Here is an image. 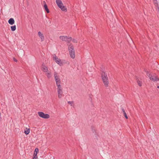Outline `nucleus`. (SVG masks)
Here are the masks:
<instances>
[{
	"label": "nucleus",
	"mask_w": 159,
	"mask_h": 159,
	"mask_svg": "<svg viewBox=\"0 0 159 159\" xmlns=\"http://www.w3.org/2000/svg\"><path fill=\"white\" fill-rule=\"evenodd\" d=\"M27 130H25L24 133L26 134H28L30 132V129H27L26 128Z\"/></svg>",
	"instance_id": "nucleus-17"
},
{
	"label": "nucleus",
	"mask_w": 159,
	"mask_h": 159,
	"mask_svg": "<svg viewBox=\"0 0 159 159\" xmlns=\"http://www.w3.org/2000/svg\"><path fill=\"white\" fill-rule=\"evenodd\" d=\"M57 93L58 94V97L59 98H61L63 95V94L62 90H61L60 91H57Z\"/></svg>",
	"instance_id": "nucleus-11"
},
{
	"label": "nucleus",
	"mask_w": 159,
	"mask_h": 159,
	"mask_svg": "<svg viewBox=\"0 0 159 159\" xmlns=\"http://www.w3.org/2000/svg\"><path fill=\"white\" fill-rule=\"evenodd\" d=\"M91 129L93 133H95L96 134V129L95 128V127L94 126H91Z\"/></svg>",
	"instance_id": "nucleus-19"
},
{
	"label": "nucleus",
	"mask_w": 159,
	"mask_h": 159,
	"mask_svg": "<svg viewBox=\"0 0 159 159\" xmlns=\"http://www.w3.org/2000/svg\"><path fill=\"white\" fill-rule=\"evenodd\" d=\"M101 75L102 81L104 86L106 87H107L108 86L109 81L107 73L102 71L101 74Z\"/></svg>",
	"instance_id": "nucleus-1"
},
{
	"label": "nucleus",
	"mask_w": 159,
	"mask_h": 159,
	"mask_svg": "<svg viewBox=\"0 0 159 159\" xmlns=\"http://www.w3.org/2000/svg\"><path fill=\"white\" fill-rule=\"evenodd\" d=\"M8 22L10 24L12 25L14 23L15 21L13 18H11L8 20Z\"/></svg>",
	"instance_id": "nucleus-12"
},
{
	"label": "nucleus",
	"mask_w": 159,
	"mask_h": 159,
	"mask_svg": "<svg viewBox=\"0 0 159 159\" xmlns=\"http://www.w3.org/2000/svg\"><path fill=\"white\" fill-rule=\"evenodd\" d=\"M38 34L39 38L41 39V41H44V38L43 34L40 31L38 32Z\"/></svg>",
	"instance_id": "nucleus-10"
},
{
	"label": "nucleus",
	"mask_w": 159,
	"mask_h": 159,
	"mask_svg": "<svg viewBox=\"0 0 159 159\" xmlns=\"http://www.w3.org/2000/svg\"><path fill=\"white\" fill-rule=\"evenodd\" d=\"M54 77L55 80L56 82V84H60L61 81L59 78V75L56 72L54 73Z\"/></svg>",
	"instance_id": "nucleus-4"
},
{
	"label": "nucleus",
	"mask_w": 159,
	"mask_h": 159,
	"mask_svg": "<svg viewBox=\"0 0 159 159\" xmlns=\"http://www.w3.org/2000/svg\"><path fill=\"white\" fill-rule=\"evenodd\" d=\"M33 159H38L37 156V153H34Z\"/></svg>",
	"instance_id": "nucleus-21"
},
{
	"label": "nucleus",
	"mask_w": 159,
	"mask_h": 159,
	"mask_svg": "<svg viewBox=\"0 0 159 159\" xmlns=\"http://www.w3.org/2000/svg\"><path fill=\"white\" fill-rule=\"evenodd\" d=\"M56 85L57 87V91H60L61 90H62V89L61 88L60 84H57Z\"/></svg>",
	"instance_id": "nucleus-13"
},
{
	"label": "nucleus",
	"mask_w": 159,
	"mask_h": 159,
	"mask_svg": "<svg viewBox=\"0 0 159 159\" xmlns=\"http://www.w3.org/2000/svg\"><path fill=\"white\" fill-rule=\"evenodd\" d=\"M137 80L138 84L140 86H141L142 85V83L141 81H140V80H139V79H137Z\"/></svg>",
	"instance_id": "nucleus-16"
},
{
	"label": "nucleus",
	"mask_w": 159,
	"mask_h": 159,
	"mask_svg": "<svg viewBox=\"0 0 159 159\" xmlns=\"http://www.w3.org/2000/svg\"><path fill=\"white\" fill-rule=\"evenodd\" d=\"M56 2L58 7L60 8L62 11H67V9L64 6L61 0H56Z\"/></svg>",
	"instance_id": "nucleus-2"
},
{
	"label": "nucleus",
	"mask_w": 159,
	"mask_h": 159,
	"mask_svg": "<svg viewBox=\"0 0 159 159\" xmlns=\"http://www.w3.org/2000/svg\"><path fill=\"white\" fill-rule=\"evenodd\" d=\"M38 114L41 117L44 118L48 119L50 117L49 115L48 114H45L42 112H39Z\"/></svg>",
	"instance_id": "nucleus-5"
},
{
	"label": "nucleus",
	"mask_w": 159,
	"mask_h": 159,
	"mask_svg": "<svg viewBox=\"0 0 159 159\" xmlns=\"http://www.w3.org/2000/svg\"><path fill=\"white\" fill-rule=\"evenodd\" d=\"M42 70L44 72H47L48 71V69L44 63H43L41 66Z\"/></svg>",
	"instance_id": "nucleus-9"
},
{
	"label": "nucleus",
	"mask_w": 159,
	"mask_h": 159,
	"mask_svg": "<svg viewBox=\"0 0 159 159\" xmlns=\"http://www.w3.org/2000/svg\"><path fill=\"white\" fill-rule=\"evenodd\" d=\"M43 6L45 10L47 11V13H49V9L48 8L47 5L45 4L44 5H43Z\"/></svg>",
	"instance_id": "nucleus-15"
},
{
	"label": "nucleus",
	"mask_w": 159,
	"mask_h": 159,
	"mask_svg": "<svg viewBox=\"0 0 159 159\" xmlns=\"http://www.w3.org/2000/svg\"><path fill=\"white\" fill-rule=\"evenodd\" d=\"M13 59L14 61L17 62V59L14 57L13 58Z\"/></svg>",
	"instance_id": "nucleus-29"
},
{
	"label": "nucleus",
	"mask_w": 159,
	"mask_h": 159,
	"mask_svg": "<svg viewBox=\"0 0 159 159\" xmlns=\"http://www.w3.org/2000/svg\"><path fill=\"white\" fill-rule=\"evenodd\" d=\"M54 58L55 59L53 60L55 61L57 64H59L60 66L62 65L63 63L60 59H59L57 57L56 58V57H55Z\"/></svg>",
	"instance_id": "nucleus-7"
},
{
	"label": "nucleus",
	"mask_w": 159,
	"mask_h": 159,
	"mask_svg": "<svg viewBox=\"0 0 159 159\" xmlns=\"http://www.w3.org/2000/svg\"><path fill=\"white\" fill-rule=\"evenodd\" d=\"M72 41L74 43H77V42H78L77 40L75 39H73L72 40Z\"/></svg>",
	"instance_id": "nucleus-23"
},
{
	"label": "nucleus",
	"mask_w": 159,
	"mask_h": 159,
	"mask_svg": "<svg viewBox=\"0 0 159 159\" xmlns=\"http://www.w3.org/2000/svg\"><path fill=\"white\" fill-rule=\"evenodd\" d=\"M39 152V149H38V148H36L35 150L34 153H35V152H36L35 153H37V152Z\"/></svg>",
	"instance_id": "nucleus-24"
},
{
	"label": "nucleus",
	"mask_w": 159,
	"mask_h": 159,
	"mask_svg": "<svg viewBox=\"0 0 159 159\" xmlns=\"http://www.w3.org/2000/svg\"><path fill=\"white\" fill-rule=\"evenodd\" d=\"M52 56H53V59H54V57H56H56H57V56H56V54H53L52 55Z\"/></svg>",
	"instance_id": "nucleus-25"
},
{
	"label": "nucleus",
	"mask_w": 159,
	"mask_h": 159,
	"mask_svg": "<svg viewBox=\"0 0 159 159\" xmlns=\"http://www.w3.org/2000/svg\"><path fill=\"white\" fill-rule=\"evenodd\" d=\"M11 30L12 31H14L15 30H16V26L15 25L11 26Z\"/></svg>",
	"instance_id": "nucleus-18"
},
{
	"label": "nucleus",
	"mask_w": 159,
	"mask_h": 159,
	"mask_svg": "<svg viewBox=\"0 0 159 159\" xmlns=\"http://www.w3.org/2000/svg\"><path fill=\"white\" fill-rule=\"evenodd\" d=\"M43 5H44L45 4L47 5L46 4V3L45 1H43Z\"/></svg>",
	"instance_id": "nucleus-30"
},
{
	"label": "nucleus",
	"mask_w": 159,
	"mask_h": 159,
	"mask_svg": "<svg viewBox=\"0 0 159 159\" xmlns=\"http://www.w3.org/2000/svg\"><path fill=\"white\" fill-rule=\"evenodd\" d=\"M74 102L73 101H68V103L71 105V106H72V104Z\"/></svg>",
	"instance_id": "nucleus-22"
},
{
	"label": "nucleus",
	"mask_w": 159,
	"mask_h": 159,
	"mask_svg": "<svg viewBox=\"0 0 159 159\" xmlns=\"http://www.w3.org/2000/svg\"><path fill=\"white\" fill-rule=\"evenodd\" d=\"M68 50H73L74 47L73 46L72 44H70L68 46Z\"/></svg>",
	"instance_id": "nucleus-14"
},
{
	"label": "nucleus",
	"mask_w": 159,
	"mask_h": 159,
	"mask_svg": "<svg viewBox=\"0 0 159 159\" xmlns=\"http://www.w3.org/2000/svg\"><path fill=\"white\" fill-rule=\"evenodd\" d=\"M69 54L71 58L74 59L75 57V50H70L69 51Z\"/></svg>",
	"instance_id": "nucleus-8"
},
{
	"label": "nucleus",
	"mask_w": 159,
	"mask_h": 159,
	"mask_svg": "<svg viewBox=\"0 0 159 159\" xmlns=\"http://www.w3.org/2000/svg\"><path fill=\"white\" fill-rule=\"evenodd\" d=\"M59 38L62 41H66L67 43H69L72 40L71 37L66 36H61L59 37Z\"/></svg>",
	"instance_id": "nucleus-3"
},
{
	"label": "nucleus",
	"mask_w": 159,
	"mask_h": 159,
	"mask_svg": "<svg viewBox=\"0 0 159 159\" xmlns=\"http://www.w3.org/2000/svg\"><path fill=\"white\" fill-rule=\"evenodd\" d=\"M158 88H159V86L158 87Z\"/></svg>",
	"instance_id": "nucleus-31"
},
{
	"label": "nucleus",
	"mask_w": 159,
	"mask_h": 159,
	"mask_svg": "<svg viewBox=\"0 0 159 159\" xmlns=\"http://www.w3.org/2000/svg\"><path fill=\"white\" fill-rule=\"evenodd\" d=\"M122 111H123V114L124 115V114L126 113L125 112V111L124 110V109H123V108H122Z\"/></svg>",
	"instance_id": "nucleus-26"
},
{
	"label": "nucleus",
	"mask_w": 159,
	"mask_h": 159,
	"mask_svg": "<svg viewBox=\"0 0 159 159\" xmlns=\"http://www.w3.org/2000/svg\"><path fill=\"white\" fill-rule=\"evenodd\" d=\"M124 116H125V118L126 119H128V117L126 115V114L125 113V114H124Z\"/></svg>",
	"instance_id": "nucleus-28"
},
{
	"label": "nucleus",
	"mask_w": 159,
	"mask_h": 159,
	"mask_svg": "<svg viewBox=\"0 0 159 159\" xmlns=\"http://www.w3.org/2000/svg\"><path fill=\"white\" fill-rule=\"evenodd\" d=\"M122 111H123V114L124 115V114L126 113L125 112V111L124 110V109H123V108H122Z\"/></svg>",
	"instance_id": "nucleus-27"
},
{
	"label": "nucleus",
	"mask_w": 159,
	"mask_h": 159,
	"mask_svg": "<svg viewBox=\"0 0 159 159\" xmlns=\"http://www.w3.org/2000/svg\"><path fill=\"white\" fill-rule=\"evenodd\" d=\"M148 77L151 80L154 81H157L159 80V78L155 75H152L149 74L148 75Z\"/></svg>",
	"instance_id": "nucleus-6"
},
{
	"label": "nucleus",
	"mask_w": 159,
	"mask_h": 159,
	"mask_svg": "<svg viewBox=\"0 0 159 159\" xmlns=\"http://www.w3.org/2000/svg\"><path fill=\"white\" fill-rule=\"evenodd\" d=\"M47 76L48 78H50L51 77V73L50 72H48L47 74Z\"/></svg>",
	"instance_id": "nucleus-20"
}]
</instances>
